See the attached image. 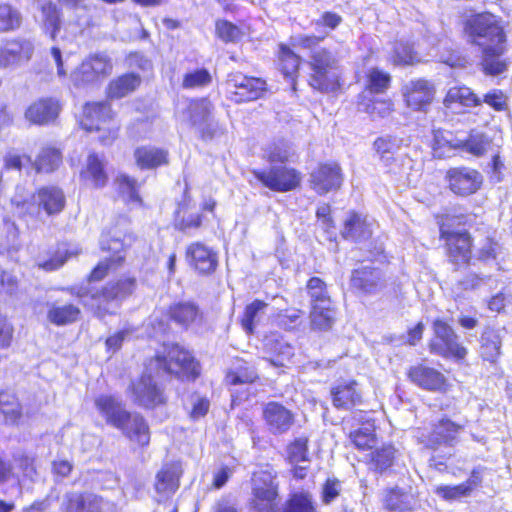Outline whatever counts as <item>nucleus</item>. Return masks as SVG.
<instances>
[{
  "label": "nucleus",
  "instance_id": "nucleus-1",
  "mask_svg": "<svg viewBox=\"0 0 512 512\" xmlns=\"http://www.w3.org/2000/svg\"><path fill=\"white\" fill-rule=\"evenodd\" d=\"M135 287V278L127 277L110 281L101 289L75 285L62 290L77 297L84 307L97 317L103 318L114 314L121 302L133 293Z\"/></svg>",
  "mask_w": 512,
  "mask_h": 512
},
{
  "label": "nucleus",
  "instance_id": "nucleus-2",
  "mask_svg": "<svg viewBox=\"0 0 512 512\" xmlns=\"http://www.w3.org/2000/svg\"><path fill=\"white\" fill-rule=\"evenodd\" d=\"M16 213L23 218L41 219L42 215L59 214L65 207L66 198L63 191L56 186L38 189L29 199L15 195L12 200Z\"/></svg>",
  "mask_w": 512,
  "mask_h": 512
},
{
  "label": "nucleus",
  "instance_id": "nucleus-3",
  "mask_svg": "<svg viewBox=\"0 0 512 512\" xmlns=\"http://www.w3.org/2000/svg\"><path fill=\"white\" fill-rule=\"evenodd\" d=\"M463 33L468 43L481 49L503 44L506 38L499 20L491 13L475 14L467 18L463 24Z\"/></svg>",
  "mask_w": 512,
  "mask_h": 512
},
{
  "label": "nucleus",
  "instance_id": "nucleus-4",
  "mask_svg": "<svg viewBox=\"0 0 512 512\" xmlns=\"http://www.w3.org/2000/svg\"><path fill=\"white\" fill-rule=\"evenodd\" d=\"M159 373L155 368H151L149 363L142 375L131 381L128 396L134 404L145 409H154L166 404L167 395L159 383Z\"/></svg>",
  "mask_w": 512,
  "mask_h": 512
},
{
  "label": "nucleus",
  "instance_id": "nucleus-5",
  "mask_svg": "<svg viewBox=\"0 0 512 512\" xmlns=\"http://www.w3.org/2000/svg\"><path fill=\"white\" fill-rule=\"evenodd\" d=\"M310 66L313 73L309 84L321 92H332L339 87V60L330 51L321 48L311 52Z\"/></svg>",
  "mask_w": 512,
  "mask_h": 512
},
{
  "label": "nucleus",
  "instance_id": "nucleus-6",
  "mask_svg": "<svg viewBox=\"0 0 512 512\" xmlns=\"http://www.w3.org/2000/svg\"><path fill=\"white\" fill-rule=\"evenodd\" d=\"M151 368L175 374L179 378L194 380L199 375V366L189 351L179 345H172L163 355L150 361Z\"/></svg>",
  "mask_w": 512,
  "mask_h": 512
},
{
  "label": "nucleus",
  "instance_id": "nucleus-7",
  "mask_svg": "<svg viewBox=\"0 0 512 512\" xmlns=\"http://www.w3.org/2000/svg\"><path fill=\"white\" fill-rule=\"evenodd\" d=\"M433 337L429 342L432 354L443 358L464 359L467 349L460 343L453 327L443 319L437 318L432 323Z\"/></svg>",
  "mask_w": 512,
  "mask_h": 512
},
{
  "label": "nucleus",
  "instance_id": "nucleus-8",
  "mask_svg": "<svg viewBox=\"0 0 512 512\" xmlns=\"http://www.w3.org/2000/svg\"><path fill=\"white\" fill-rule=\"evenodd\" d=\"M112 71V58L104 52L94 53L86 57L72 72L71 80L75 86L81 87L105 79Z\"/></svg>",
  "mask_w": 512,
  "mask_h": 512
},
{
  "label": "nucleus",
  "instance_id": "nucleus-9",
  "mask_svg": "<svg viewBox=\"0 0 512 512\" xmlns=\"http://www.w3.org/2000/svg\"><path fill=\"white\" fill-rule=\"evenodd\" d=\"M276 475L268 470L255 472L252 477L253 505L259 512H274L277 506Z\"/></svg>",
  "mask_w": 512,
  "mask_h": 512
},
{
  "label": "nucleus",
  "instance_id": "nucleus-10",
  "mask_svg": "<svg viewBox=\"0 0 512 512\" xmlns=\"http://www.w3.org/2000/svg\"><path fill=\"white\" fill-rule=\"evenodd\" d=\"M253 176L263 186L277 192H287L299 186L301 176L293 168L271 166L269 169L253 170Z\"/></svg>",
  "mask_w": 512,
  "mask_h": 512
},
{
  "label": "nucleus",
  "instance_id": "nucleus-11",
  "mask_svg": "<svg viewBox=\"0 0 512 512\" xmlns=\"http://www.w3.org/2000/svg\"><path fill=\"white\" fill-rule=\"evenodd\" d=\"M126 239H120L115 235L103 234L100 239V247L103 251L110 252V257L100 261L98 265L92 270L89 275V281H100L107 276V274L117 269L124 261L125 243Z\"/></svg>",
  "mask_w": 512,
  "mask_h": 512
},
{
  "label": "nucleus",
  "instance_id": "nucleus-12",
  "mask_svg": "<svg viewBox=\"0 0 512 512\" xmlns=\"http://www.w3.org/2000/svg\"><path fill=\"white\" fill-rule=\"evenodd\" d=\"M445 180L455 195L466 197L476 193L483 183L482 174L471 167H452L447 170Z\"/></svg>",
  "mask_w": 512,
  "mask_h": 512
},
{
  "label": "nucleus",
  "instance_id": "nucleus-13",
  "mask_svg": "<svg viewBox=\"0 0 512 512\" xmlns=\"http://www.w3.org/2000/svg\"><path fill=\"white\" fill-rule=\"evenodd\" d=\"M61 508L63 512H116L113 503L90 492L67 493L63 498Z\"/></svg>",
  "mask_w": 512,
  "mask_h": 512
},
{
  "label": "nucleus",
  "instance_id": "nucleus-14",
  "mask_svg": "<svg viewBox=\"0 0 512 512\" xmlns=\"http://www.w3.org/2000/svg\"><path fill=\"white\" fill-rule=\"evenodd\" d=\"M227 85L234 89L236 102L253 101L260 98L266 90V82L260 78L248 77L241 73L228 76Z\"/></svg>",
  "mask_w": 512,
  "mask_h": 512
},
{
  "label": "nucleus",
  "instance_id": "nucleus-15",
  "mask_svg": "<svg viewBox=\"0 0 512 512\" xmlns=\"http://www.w3.org/2000/svg\"><path fill=\"white\" fill-rule=\"evenodd\" d=\"M262 416L268 431L273 435L287 433L295 422V414L276 401L264 405Z\"/></svg>",
  "mask_w": 512,
  "mask_h": 512
},
{
  "label": "nucleus",
  "instance_id": "nucleus-16",
  "mask_svg": "<svg viewBox=\"0 0 512 512\" xmlns=\"http://www.w3.org/2000/svg\"><path fill=\"white\" fill-rule=\"evenodd\" d=\"M441 238L445 240L449 260L455 265H465L471 259V238L467 232H451L443 226Z\"/></svg>",
  "mask_w": 512,
  "mask_h": 512
},
{
  "label": "nucleus",
  "instance_id": "nucleus-17",
  "mask_svg": "<svg viewBox=\"0 0 512 512\" xmlns=\"http://www.w3.org/2000/svg\"><path fill=\"white\" fill-rule=\"evenodd\" d=\"M342 181L341 168L335 162L320 164L311 173L312 188L320 195L339 189Z\"/></svg>",
  "mask_w": 512,
  "mask_h": 512
},
{
  "label": "nucleus",
  "instance_id": "nucleus-18",
  "mask_svg": "<svg viewBox=\"0 0 512 512\" xmlns=\"http://www.w3.org/2000/svg\"><path fill=\"white\" fill-rule=\"evenodd\" d=\"M434 94V86L424 79L412 80L403 88L407 106L415 111H425L431 104Z\"/></svg>",
  "mask_w": 512,
  "mask_h": 512
},
{
  "label": "nucleus",
  "instance_id": "nucleus-19",
  "mask_svg": "<svg viewBox=\"0 0 512 512\" xmlns=\"http://www.w3.org/2000/svg\"><path fill=\"white\" fill-rule=\"evenodd\" d=\"M95 406L101 416L105 418L106 423L117 429L124 427V421L131 413L126 410L122 400L113 395H99L95 399Z\"/></svg>",
  "mask_w": 512,
  "mask_h": 512
},
{
  "label": "nucleus",
  "instance_id": "nucleus-20",
  "mask_svg": "<svg viewBox=\"0 0 512 512\" xmlns=\"http://www.w3.org/2000/svg\"><path fill=\"white\" fill-rule=\"evenodd\" d=\"M408 377L411 382L424 390L432 392L446 390L447 379L435 368L419 364L409 369Z\"/></svg>",
  "mask_w": 512,
  "mask_h": 512
},
{
  "label": "nucleus",
  "instance_id": "nucleus-21",
  "mask_svg": "<svg viewBox=\"0 0 512 512\" xmlns=\"http://www.w3.org/2000/svg\"><path fill=\"white\" fill-rule=\"evenodd\" d=\"M463 426L456 424L448 418H442L433 425L432 431L426 437L425 444L428 448L437 449L441 445L452 447L458 440V435Z\"/></svg>",
  "mask_w": 512,
  "mask_h": 512
},
{
  "label": "nucleus",
  "instance_id": "nucleus-22",
  "mask_svg": "<svg viewBox=\"0 0 512 512\" xmlns=\"http://www.w3.org/2000/svg\"><path fill=\"white\" fill-rule=\"evenodd\" d=\"M351 286L365 294H375L385 286L382 272L371 266H361L352 272Z\"/></svg>",
  "mask_w": 512,
  "mask_h": 512
},
{
  "label": "nucleus",
  "instance_id": "nucleus-23",
  "mask_svg": "<svg viewBox=\"0 0 512 512\" xmlns=\"http://www.w3.org/2000/svg\"><path fill=\"white\" fill-rule=\"evenodd\" d=\"M186 256L190 265L201 274H210L217 268V253L201 242L189 245Z\"/></svg>",
  "mask_w": 512,
  "mask_h": 512
},
{
  "label": "nucleus",
  "instance_id": "nucleus-24",
  "mask_svg": "<svg viewBox=\"0 0 512 512\" xmlns=\"http://www.w3.org/2000/svg\"><path fill=\"white\" fill-rule=\"evenodd\" d=\"M114 116L111 106L107 102H92L85 104L81 126L86 131H99L101 125L110 121Z\"/></svg>",
  "mask_w": 512,
  "mask_h": 512
},
{
  "label": "nucleus",
  "instance_id": "nucleus-25",
  "mask_svg": "<svg viewBox=\"0 0 512 512\" xmlns=\"http://www.w3.org/2000/svg\"><path fill=\"white\" fill-rule=\"evenodd\" d=\"M60 110L61 106L57 100L40 99L27 108L25 118L33 124L46 125L58 117Z\"/></svg>",
  "mask_w": 512,
  "mask_h": 512
},
{
  "label": "nucleus",
  "instance_id": "nucleus-26",
  "mask_svg": "<svg viewBox=\"0 0 512 512\" xmlns=\"http://www.w3.org/2000/svg\"><path fill=\"white\" fill-rule=\"evenodd\" d=\"M341 235L344 239L354 242L367 240L372 235V224L368 221L367 217L350 212L344 221Z\"/></svg>",
  "mask_w": 512,
  "mask_h": 512
},
{
  "label": "nucleus",
  "instance_id": "nucleus-27",
  "mask_svg": "<svg viewBox=\"0 0 512 512\" xmlns=\"http://www.w3.org/2000/svg\"><path fill=\"white\" fill-rule=\"evenodd\" d=\"M33 44L28 40H12L0 48V67H7L21 60L30 59Z\"/></svg>",
  "mask_w": 512,
  "mask_h": 512
},
{
  "label": "nucleus",
  "instance_id": "nucleus-28",
  "mask_svg": "<svg viewBox=\"0 0 512 512\" xmlns=\"http://www.w3.org/2000/svg\"><path fill=\"white\" fill-rule=\"evenodd\" d=\"M124 427L118 429L127 436L131 441L141 446L148 445L150 442V431L146 420L138 413H130Z\"/></svg>",
  "mask_w": 512,
  "mask_h": 512
},
{
  "label": "nucleus",
  "instance_id": "nucleus-29",
  "mask_svg": "<svg viewBox=\"0 0 512 512\" xmlns=\"http://www.w3.org/2000/svg\"><path fill=\"white\" fill-rule=\"evenodd\" d=\"M333 405L339 409H351L361 403V394L355 381L339 383L331 390Z\"/></svg>",
  "mask_w": 512,
  "mask_h": 512
},
{
  "label": "nucleus",
  "instance_id": "nucleus-30",
  "mask_svg": "<svg viewBox=\"0 0 512 512\" xmlns=\"http://www.w3.org/2000/svg\"><path fill=\"white\" fill-rule=\"evenodd\" d=\"M182 474L181 464L171 462L163 465L156 475L155 489L160 494L174 493L179 486V477Z\"/></svg>",
  "mask_w": 512,
  "mask_h": 512
},
{
  "label": "nucleus",
  "instance_id": "nucleus-31",
  "mask_svg": "<svg viewBox=\"0 0 512 512\" xmlns=\"http://www.w3.org/2000/svg\"><path fill=\"white\" fill-rule=\"evenodd\" d=\"M481 102V99L469 87L454 86L448 90L443 104L448 109H454L457 107H475L480 105Z\"/></svg>",
  "mask_w": 512,
  "mask_h": 512
},
{
  "label": "nucleus",
  "instance_id": "nucleus-32",
  "mask_svg": "<svg viewBox=\"0 0 512 512\" xmlns=\"http://www.w3.org/2000/svg\"><path fill=\"white\" fill-rule=\"evenodd\" d=\"M47 319L56 326H66L77 322L81 317V310L77 305L50 303L47 305Z\"/></svg>",
  "mask_w": 512,
  "mask_h": 512
},
{
  "label": "nucleus",
  "instance_id": "nucleus-33",
  "mask_svg": "<svg viewBox=\"0 0 512 512\" xmlns=\"http://www.w3.org/2000/svg\"><path fill=\"white\" fill-rule=\"evenodd\" d=\"M169 316L175 323L185 328L202 320V313L193 302H178L171 305Z\"/></svg>",
  "mask_w": 512,
  "mask_h": 512
},
{
  "label": "nucleus",
  "instance_id": "nucleus-34",
  "mask_svg": "<svg viewBox=\"0 0 512 512\" xmlns=\"http://www.w3.org/2000/svg\"><path fill=\"white\" fill-rule=\"evenodd\" d=\"M141 84V78L135 73H126L110 81L107 86L109 99H121L133 93Z\"/></svg>",
  "mask_w": 512,
  "mask_h": 512
},
{
  "label": "nucleus",
  "instance_id": "nucleus-35",
  "mask_svg": "<svg viewBox=\"0 0 512 512\" xmlns=\"http://www.w3.org/2000/svg\"><path fill=\"white\" fill-rule=\"evenodd\" d=\"M503 53V44H496L482 49L481 65L486 74L496 76L507 70L506 61L500 58Z\"/></svg>",
  "mask_w": 512,
  "mask_h": 512
},
{
  "label": "nucleus",
  "instance_id": "nucleus-36",
  "mask_svg": "<svg viewBox=\"0 0 512 512\" xmlns=\"http://www.w3.org/2000/svg\"><path fill=\"white\" fill-rule=\"evenodd\" d=\"M384 506L389 512H406L413 509L416 504L414 496L398 487L386 490Z\"/></svg>",
  "mask_w": 512,
  "mask_h": 512
},
{
  "label": "nucleus",
  "instance_id": "nucleus-37",
  "mask_svg": "<svg viewBox=\"0 0 512 512\" xmlns=\"http://www.w3.org/2000/svg\"><path fill=\"white\" fill-rule=\"evenodd\" d=\"M502 337L500 331L486 328L481 335L480 354L482 358L491 363L496 362L501 354Z\"/></svg>",
  "mask_w": 512,
  "mask_h": 512
},
{
  "label": "nucleus",
  "instance_id": "nucleus-38",
  "mask_svg": "<svg viewBox=\"0 0 512 512\" xmlns=\"http://www.w3.org/2000/svg\"><path fill=\"white\" fill-rule=\"evenodd\" d=\"M167 151L157 147H140L135 150L136 163L141 168H155L167 163Z\"/></svg>",
  "mask_w": 512,
  "mask_h": 512
},
{
  "label": "nucleus",
  "instance_id": "nucleus-39",
  "mask_svg": "<svg viewBox=\"0 0 512 512\" xmlns=\"http://www.w3.org/2000/svg\"><path fill=\"white\" fill-rule=\"evenodd\" d=\"M0 414L9 424H16L22 416V407L18 398L8 390H0Z\"/></svg>",
  "mask_w": 512,
  "mask_h": 512
},
{
  "label": "nucleus",
  "instance_id": "nucleus-40",
  "mask_svg": "<svg viewBox=\"0 0 512 512\" xmlns=\"http://www.w3.org/2000/svg\"><path fill=\"white\" fill-rule=\"evenodd\" d=\"M401 141L395 137H380L374 142V148L385 166L390 167L400 150Z\"/></svg>",
  "mask_w": 512,
  "mask_h": 512
},
{
  "label": "nucleus",
  "instance_id": "nucleus-41",
  "mask_svg": "<svg viewBox=\"0 0 512 512\" xmlns=\"http://www.w3.org/2000/svg\"><path fill=\"white\" fill-rule=\"evenodd\" d=\"M311 325L313 329L328 330L332 327L335 319V311L330 305H319L312 307L310 313Z\"/></svg>",
  "mask_w": 512,
  "mask_h": 512
},
{
  "label": "nucleus",
  "instance_id": "nucleus-42",
  "mask_svg": "<svg viewBox=\"0 0 512 512\" xmlns=\"http://www.w3.org/2000/svg\"><path fill=\"white\" fill-rule=\"evenodd\" d=\"M488 145V139L479 132H472L466 140H457L454 144H451L453 148L465 150L475 156L483 155Z\"/></svg>",
  "mask_w": 512,
  "mask_h": 512
},
{
  "label": "nucleus",
  "instance_id": "nucleus-43",
  "mask_svg": "<svg viewBox=\"0 0 512 512\" xmlns=\"http://www.w3.org/2000/svg\"><path fill=\"white\" fill-rule=\"evenodd\" d=\"M62 162V156L59 150L51 147H45L39 153L34 162L37 172L49 173L56 170Z\"/></svg>",
  "mask_w": 512,
  "mask_h": 512
},
{
  "label": "nucleus",
  "instance_id": "nucleus-44",
  "mask_svg": "<svg viewBox=\"0 0 512 512\" xmlns=\"http://www.w3.org/2000/svg\"><path fill=\"white\" fill-rule=\"evenodd\" d=\"M266 307L267 304L261 300H254L246 306L241 318V325L248 334L254 332L255 324L259 322Z\"/></svg>",
  "mask_w": 512,
  "mask_h": 512
},
{
  "label": "nucleus",
  "instance_id": "nucleus-45",
  "mask_svg": "<svg viewBox=\"0 0 512 512\" xmlns=\"http://www.w3.org/2000/svg\"><path fill=\"white\" fill-rule=\"evenodd\" d=\"M234 370L227 375V380L232 385L252 383L257 379V373L252 366L241 359L234 362Z\"/></svg>",
  "mask_w": 512,
  "mask_h": 512
},
{
  "label": "nucleus",
  "instance_id": "nucleus-46",
  "mask_svg": "<svg viewBox=\"0 0 512 512\" xmlns=\"http://www.w3.org/2000/svg\"><path fill=\"white\" fill-rule=\"evenodd\" d=\"M41 11L44 29L50 34L52 39H55L61 28L59 10L55 4L47 2L41 6Z\"/></svg>",
  "mask_w": 512,
  "mask_h": 512
},
{
  "label": "nucleus",
  "instance_id": "nucleus-47",
  "mask_svg": "<svg viewBox=\"0 0 512 512\" xmlns=\"http://www.w3.org/2000/svg\"><path fill=\"white\" fill-rule=\"evenodd\" d=\"M306 288L311 298L312 307L323 304L330 305L332 303L327 291V286L322 279L312 277L308 281Z\"/></svg>",
  "mask_w": 512,
  "mask_h": 512
},
{
  "label": "nucleus",
  "instance_id": "nucleus-48",
  "mask_svg": "<svg viewBox=\"0 0 512 512\" xmlns=\"http://www.w3.org/2000/svg\"><path fill=\"white\" fill-rule=\"evenodd\" d=\"M308 442H309V437L306 435H301L299 437H296L287 446V457L291 464H299L302 462H309Z\"/></svg>",
  "mask_w": 512,
  "mask_h": 512
},
{
  "label": "nucleus",
  "instance_id": "nucleus-49",
  "mask_svg": "<svg viewBox=\"0 0 512 512\" xmlns=\"http://www.w3.org/2000/svg\"><path fill=\"white\" fill-rule=\"evenodd\" d=\"M294 154L291 144L285 140H279L267 146L265 158L271 163H284Z\"/></svg>",
  "mask_w": 512,
  "mask_h": 512
},
{
  "label": "nucleus",
  "instance_id": "nucleus-50",
  "mask_svg": "<svg viewBox=\"0 0 512 512\" xmlns=\"http://www.w3.org/2000/svg\"><path fill=\"white\" fill-rule=\"evenodd\" d=\"M213 106L211 102L205 98L196 100L190 105V117L195 127H201L212 119L211 112Z\"/></svg>",
  "mask_w": 512,
  "mask_h": 512
},
{
  "label": "nucleus",
  "instance_id": "nucleus-51",
  "mask_svg": "<svg viewBox=\"0 0 512 512\" xmlns=\"http://www.w3.org/2000/svg\"><path fill=\"white\" fill-rule=\"evenodd\" d=\"M279 62L283 75L293 80L294 75L297 73L299 68L300 58L289 47L281 45L279 51Z\"/></svg>",
  "mask_w": 512,
  "mask_h": 512
},
{
  "label": "nucleus",
  "instance_id": "nucleus-52",
  "mask_svg": "<svg viewBox=\"0 0 512 512\" xmlns=\"http://www.w3.org/2000/svg\"><path fill=\"white\" fill-rule=\"evenodd\" d=\"M20 12L9 4L0 5V32H8L20 27Z\"/></svg>",
  "mask_w": 512,
  "mask_h": 512
},
{
  "label": "nucleus",
  "instance_id": "nucleus-53",
  "mask_svg": "<svg viewBox=\"0 0 512 512\" xmlns=\"http://www.w3.org/2000/svg\"><path fill=\"white\" fill-rule=\"evenodd\" d=\"M315 508L308 493H295L287 501L283 512H314Z\"/></svg>",
  "mask_w": 512,
  "mask_h": 512
},
{
  "label": "nucleus",
  "instance_id": "nucleus-54",
  "mask_svg": "<svg viewBox=\"0 0 512 512\" xmlns=\"http://www.w3.org/2000/svg\"><path fill=\"white\" fill-rule=\"evenodd\" d=\"M87 174L93 180L95 186L102 187L107 182L102 161L97 155L91 154L87 160Z\"/></svg>",
  "mask_w": 512,
  "mask_h": 512
},
{
  "label": "nucleus",
  "instance_id": "nucleus-55",
  "mask_svg": "<svg viewBox=\"0 0 512 512\" xmlns=\"http://www.w3.org/2000/svg\"><path fill=\"white\" fill-rule=\"evenodd\" d=\"M350 438L359 449H370L375 445V435L371 426L361 427L350 433Z\"/></svg>",
  "mask_w": 512,
  "mask_h": 512
},
{
  "label": "nucleus",
  "instance_id": "nucleus-56",
  "mask_svg": "<svg viewBox=\"0 0 512 512\" xmlns=\"http://www.w3.org/2000/svg\"><path fill=\"white\" fill-rule=\"evenodd\" d=\"M390 84V75L379 70L377 68H373L368 73V88L373 93H382L384 92Z\"/></svg>",
  "mask_w": 512,
  "mask_h": 512
},
{
  "label": "nucleus",
  "instance_id": "nucleus-57",
  "mask_svg": "<svg viewBox=\"0 0 512 512\" xmlns=\"http://www.w3.org/2000/svg\"><path fill=\"white\" fill-rule=\"evenodd\" d=\"M216 34L224 42H236L242 36L241 30L226 20L216 22Z\"/></svg>",
  "mask_w": 512,
  "mask_h": 512
},
{
  "label": "nucleus",
  "instance_id": "nucleus-58",
  "mask_svg": "<svg viewBox=\"0 0 512 512\" xmlns=\"http://www.w3.org/2000/svg\"><path fill=\"white\" fill-rule=\"evenodd\" d=\"M417 60V55L408 43H397L394 48V62L399 65H411Z\"/></svg>",
  "mask_w": 512,
  "mask_h": 512
},
{
  "label": "nucleus",
  "instance_id": "nucleus-59",
  "mask_svg": "<svg viewBox=\"0 0 512 512\" xmlns=\"http://www.w3.org/2000/svg\"><path fill=\"white\" fill-rule=\"evenodd\" d=\"M119 190L122 194L126 195L128 201L141 203V199L137 192V182L136 180L128 177L127 175H120L116 179Z\"/></svg>",
  "mask_w": 512,
  "mask_h": 512
},
{
  "label": "nucleus",
  "instance_id": "nucleus-60",
  "mask_svg": "<svg viewBox=\"0 0 512 512\" xmlns=\"http://www.w3.org/2000/svg\"><path fill=\"white\" fill-rule=\"evenodd\" d=\"M211 82V76L206 69H198L194 72L187 73L183 79V87L190 89L202 87Z\"/></svg>",
  "mask_w": 512,
  "mask_h": 512
},
{
  "label": "nucleus",
  "instance_id": "nucleus-61",
  "mask_svg": "<svg viewBox=\"0 0 512 512\" xmlns=\"http://www.w3.org/2000/svg\"><path fill=\"white\" fill-rule=\"evenodd\" d=\"M435 491L439 496L446 500H456L462 497H467L471 494L469 492V487L464 485V483L455 486H438Z\"/></svg>",
  "mask_w": 512,
  "mask_h": 512
},
{
  "label": "nucleus",
  "instance_id": "nucleus-62",
  "mask_svg": "<svg viewBox=\"0 0 512 512\" xmlns=\"http://www.w3.org/2000/svg\"><path fill=\"white\" fill-rule=\"evenodd\" d=\"M76 255V252L67 250L66 248H58L55 255L49 260L39 263V267L46 271H54L59 269L67 261L69 257Z\"/></svg>",
  "mask_w": 512,
  "mask_h": 512
},
{
  "label": "nucleus",
  "instance_id": "nucleus-63",
  "mask_svg": "<svg viewBox=\"0 0 512 512\" xmlns=\"http://www.w3.org/2000/svg\"><path fill=\"white\" fill-rule=\"evenodd\" d=\"M502 249L498 242L487 238L478 250L477 257L482 261L496 260L502 253Z\"/></svg>",
  "mask_w": 512,
  "mask_h": 512
},
{
  "label": "nucleus",
  "instance_id": "nucleus-64",
  "mask_svg": "<svg viewBox=\"0 0 512 512\" xmlns=\"http://www.w3.org/2000/svg\"><path fill=\"white\" fill-rule=\"evenodd\" d=\"M483 102L496 111H504L508 107V97L500 89H494L485 94Z\"/></svg>",
  "mask_w": 512,
  "mask_h": 512
}]
</instances>
